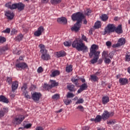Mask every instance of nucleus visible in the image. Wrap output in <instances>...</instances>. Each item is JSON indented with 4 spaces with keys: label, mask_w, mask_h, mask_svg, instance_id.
Segmentation results:
<instances>
[{
    "label": "nucleus",
    "mask_w": 130,
    "mask_h": 130,
    "mask_svg": "<svg viewBox=\"0 0 130 130\" xmlns=\"http://www.w3.org/2000/svg\"><path fill=\"white\" fill-rule=\"evenodd\" d=\"M73 48H76L78 51H83L85 52L88 51V47H87L85 43H83V41L79 39H76L74 40L72 44Z\"/></svg>",
    "instance_id": "f257e3e1"
},
{
    "label": "nucleus",
    "mask_w": 130,
    "mask_h": 130,
    "mask_svg": "<svg viewBox=\"0 0 130 130\" xmlns=\"http://www.w3.org/2000/svg\"><path fill=\"white\" fill-rule=\"evenodd\" d=\"M39 47L41 48L40 52L42 54L41 58L43 60H49L50 59V56L47 53V50L45 49V46L43 44L39 45Z\"/></svg>",
    "instance_id": "f03ea898"
},
{
    "label": "nucleus",
    "mask_w": 130,
    "mask_h": 130,
    "mask_svg": "<svg viewBox=\"0 0 130 130\" xmlns=\"http://www.w3.org/2000/svg\"><path fill=\"white\" fill-rule=\"evenodd\" d=\"M73 21H77L79 23H82V21L85 19V15L80 12L73 14L71 16Z\"/></svg>",
    "instance_id": "7ed1b4c3"
},
{
    "label": "nucleus",
    "mask_w": 130,
    "mask_h": 130,
    "mask_svg": "<svg viewBox=\"0 0 130 130\" xmlns=\"http://www.w3.org/2000/svg\"><path fill=\"white\" fill-rule=\"evenodd\" d=\"M98 48H99L98 46L95 44H93L91 46L89 54V56L90 58L93 57V55H99V54H100V51H97V50H98Z\"/></svg>",
    "instance_id": "20e7f679"
},
{
    "label": "nucleus",
    "mask_w": 130,
    "mask_h": 130,
    "mask_svg": "<svg viewBox=\"0 0 130 130\" xmlns=\"http://www.w3.org/2000/svg\"><path fill=\"white\" fill-rule=\"evenodd\" d=\"M57 86H58V82H56L55 80H50L48 84H44V88L47 89V90H50V89L54 87H57Z\"/></svg>",
    "instance_id": "39448f33"
},
{
    "label": "nucleus",
    "mask_w": 130,
    "mask_h": 130,
    "mask_svg": "<svg viewBox=\"0 0 130 130\" xmlns=\"http://www.w3.org/2000/svg\"><path fill=\"white\" fill-rule=\"evenodd\" d=\"M24 119H25V116L19 115L14 117V119L13 120V123H14V124H16V125L21 124Z\"/></svg>",
    "instance_id": "423d86ee"
},
{
    "label": "nucleus",
    "mask_w": 130,
    "mask_h": 130,
    "mask_svg": "<svg viewBox=\"0 0 130 130\" xmlns=\"http://www.w3.org/2000/svg\"><path fill=\"white\" fill-rule=\"evenodd\" d=\"M28 68V65L26 62H19L15 64V68L17 71H22V70H25Z\"/></svg>",
    "instance_id": "0eeeda50"
},
{
    "label": "nucleus",
    "mask_w": 130,
    "mask_h": 130,
    "mask_svg": "<svg viewBox=\"0 0 130 130\" xmlns=\"http://www.w3.org/2000/svg\"><path fill=\"white\" fill-rule=\"evenodd\" d=\"M115 29V25L114 24H108L105 28L104 34L107 33H113Z\"/></svg>",
    "instance_id": "6e6552de"
},
{
    "label": "nucleus",
    "mask_w": 130,
    "mask_h": 130,
    "mask_svg": "<svg viewBox=\"0 0 130 130\" xmlns=\"http://www.w3.org/2000/svg\"><path fill=\"white\" fill-rule=\"evenodd\" d=\"M41 97H42V94L40 92H35L32 93H31V99L36 103L39 102Z\"/></svg>",
    "instance_id": "1a4fd4ad"
},
{
    "label": "nucleus",
    "mask_w": 130,
    "mask_h": 130,
    "mask_svg": "<svg viewBox=\"0 0 130 130\" xmlns=\"http://www.w3.org/2000/svg\"><path fill=\"white\" fill-rule=\"evenodd\" d=\"M113 115H114V112H108V111L106 110L104 111L103 114L102 115V119L105 121V120H107V119H108V118H109L110 117H111V116H113Z\"/></svg>",
    "instance_id": "9d476101"
},
{
    "label": "nucleus",
    "mask_w": 130,
    "mask_h": 130,
    "mask_svg": "<svg viewBox=\"0 0 130 130\" xmlns=\"http://www.w3.org/2000/svg\"><path fill=\"white\" fill-rule=\"evenodd\" d=\"M81 27H82V22H76L74 26L71 27V30L75 31V32H79L80 29H81Z\"/></svg>",
    "instance_id": "9b49d317"
},
{
    "label": "nucleus",
    "mask_w": 130,
    "mask_h": 130,
    "mask_svg": "<svg viewBox=\"0 0 130 130\" xmlns=\"http://www.w3.org/2000/svg\"><path fill=\"white\" fill-rule=\"evenodd\" d=\"M44 27L41 26L34 32V35L36 37H39L41 35H42V33L44 32Z\"/></svg>",
    "instance_id": "f8f14e48"
},
{
    "label": "nucleus",
    "mask_w": 130,
    "mask_h": 130,
    "mask_svg": "<svg viewBox=\"0 0 130 130\" xmlns=\"http://www.w3.org/2000/svg\"><path fill=\"white\" fill-rule=\"evenodd\" d=\"M124 44H125V39L121 38L118 40L117 43L115 45V47H119Z\"/></svg>",
    "instance_id": "ddd939ff"
},
{
    "label": "nucleus",
    "mask_w": 130,
    "mask_h": 130,
    "mask_svg": "<svg viewBox=\"0 0 130 130\" xmlns=\"http://www.w3.org/2000/svg\"><path fill=\"white\" fill-rule=\"evenodd\" d=\"M5 16L7 17L8 20H13L14 17H15V14L11 11H7L5 12Z\"/></svg>",
    "instance_id": "4468645a"
},
{
    "label": "nucleus",
    "mask_w": 130,
    "mask_h": 130,
    "mask_svg": "<svg viewBox=\"0 0 130 130\" xmlns=\"http://www.w3.org/2000/svg\"><path fill=\"white\" fill-rule=\"evenodd\" d=\"M114 32L117 33V34H122L123 33V30H122V25L120 24L117 26V27L115 26Z\"/></svg>",
    "instance_id": "2eb2a0df"
},
{
    "label": "nucleus",
    "mask_w": 130,
    "mask_h": 130,
    "mask_svg": "<svg viewBox=\"0 0 130 130\" xmlns=\"http://www.w3.org/2000/svg\"><path fill=\"white\" fill-rule=\"evenodd\" d=\"M8 112L9 109L8 108H3L0 110V118L4 117L5 116V114H6V113H8Z\"/></svg>",
    "instance_id": "dca6fc26"
},
{
    "label": "nucleus",
    "mask_w": 130,
    "mask_h": 130,
    "mask_svg": "<svg viewBox=\"0 0 130 130\" xmlns=\"http://www.w3.org/2000/svg\"><path fill=\"white\" fill-rule=\"evenodd\" d=\"M119 83L122 86H124L128 83V80L126 78H120L119 80Z\"/></svg>",
    "instance_id": "f3484780"
},
{
    "label": "nucleus",
    "mask_w": 130,
    "mask_h": 130,
    "mask_svg": "<svg viewBox=\"0 0 130 130\" xmlns=\"http://www.w3.org/2000/svg\"><path fill=\"white\" fill-rule=\"evenodd\" d=\"M18 87H19V83L18 81L13 82L11 86L12 92H15V91L18 89Z\"/></svg>",
    "instance_id": "a211bd4d"
},
{
    "label": "nucleus",
    "mask_w": 130,
    "mask_h": 130,
    "mask_svg": "<svg viewBox=\"0 0 130 130\" xmlns=\"http://www.w3.org/2000/svg\"><path fill=\"white\" fill-rule=\"evenodd\" d=\"M57 21L58 23H59V24H63L64 25H66V24L68 23V20L66 17L59 18L57 19Z\"/></svg>",
    "instance_id": "6ab92c4d"
},
{
    "label": "nucleus",
    "mask_w": 130,
    "mask_h": 130,
    "mask_svg": "<svg viewBox=\"0 0 130 130\" xmlns=\"http://www.w3.org/2000/svg\"><path fill=\"white\" fill-rule=\"evenodd\" d=\"M66 55H67V53L64 51H60L56 53V56L58 58L63 57L64 56H66Z\"/></svg>",
    "instance_id": "aec40b11"
},
{
    "label": "nucleus",
    "mask_w": 130,
    "mask_h": 130,
    "mask_svg": "<svg viewBox=\"0 0 130 130\" xmlns=\"http://www.w3.org/2000/svg\"><path fill=\"white\" fill-rule=\"evenodd\" d=\"M67 89L70 92H76V88H75V85L74 84H69L67 85Z\"/></svg>",
    "instance_id": "412c9836"
},
{
    "label": "nucleus",
    "mask_w": 130,
    "mask_h": 130,
    "mask_svg": "<svg viewBox=\"0 0 130 130\" xmlns=\"http://www.w3.org/2000/svg\"><path fill=\"white\" fill-rule=\"evenodd\" d=\"M103 104H107L109 102V96L108 95H105L102 99Z\"/></svg>",
    "instance_id": "4be33fe9"
},
{
    "label": "nucleus",
    "mask_w": 130,
    "mask_h": 130,
    "mask_svg": "<svg viewBox=\"0 0 130 130\" xmlns=\"http://www.w3.org/2000/svg\"><path fill=\"white\" fill-rule=\"evenodd\" d=\"M94 56L93 58H92L90 60L91 63H92V64H94V63H96L97 61H98V59H99V55H93Z\"/></svg>",
    "instance_id": "5701e85b"
},
{
    "label": "nucleus",
    "mask_w": 130,
    "mask_h": 130,
    "mask_svg": "<svg viewBox=\"0 0 130 130\" xmlns=\"http://www.w3.org/2000/svg\"><path fill=\"white\" fill-rule=\"evenodd\" d=\"M25 8V5L22 3H19L17 4V9L18 11H23Z\"/></svg>",
    "instance_id": "b1692460"
},
{
    "label": "nucleus",
    "mask_w": 130,
    "mask_h": 130,
    "mask_svg": "<svg viewBox=\"0 0 130 130\" xmlns=\"http://www.w3.org/2000/svg\"><path fill=\"white\" fill-rule=\"evenodd\" d=\"M60 72L58 70H55L52 72V74L50 75V77L53 78L56 77L57 76H59Z\"/></svg>",
    "instance_id": "393cba45"
},
{
    "label": "nucleus",
    "mask_w": 130,
    "mask_h": 130,
    "mask_svg": "<svg viewBox=\"0 0 130 130\" xmlns=\"http://www.w3.org/2000/svg\"><path fill=\"white\" fill-rule=\"evenodd\" d=\"M0 102H4V103H8L9 100L4 95L0 96Z\"/></svg>",
    "instance_id": "a878e982"
},
{
    "label": "nucleus",
    "mask_w": 130,
    "mask_h": 130,
    "mask_svg": "<svg viewBox=\"0 0 130 130\" xmlns=\"http://www.w3.org/2000/svg\"><path fill=\"white\" fill-rule=\"evenodd\" d=\"M66 72L67 73H72L73 72V65H67L66 68Z\"/></svg>",
    "instance_id": "bb28decb"
},
{
    "label": "nucleus",
    "mask_w": 130,
    "mask_h": 130,
    "mask_svg": "<svg viewBox=\"0 0 130 130\" xmlns=\"http://www.w3.org/2000/svg\"><path fill=\"white\" fill-rule=\"evenodd\" d=\"M79 80H80V79L79 78V77H78L77 75L76 77H73L71 79L72 82L73 83H75V85H78V83H79Z\"/></svg>",
    "instance_id": "cd10ccee"
},
{
    "label": "nucleus",
    "mask_w": 130,
    "mask_h": 130,
    "mask_svg": "<svg viewBox=\"0 0 130 130\" xmlns=\"http://www.w3.org/2000/svg\"><path fill=\"white\" fill-rule=\"evenodd\" d=\"M102 58H104V59H105V58H107L109 57V55L108 54V51H104L102 53Z\"/></svg>",
    "instance_id": "c85d7f7f"
},
{
    "label": "nucleus",
    "mask_w": 130,
    "mask_h": 130,
    "mask_svg": "<svg viewBox=\"0 0 130 130\" xmlns=\"http://www.w3.org/2000/svg\"><path fill=\"white\" fill-rule=\"evenodd\" d=\"M101 21L98 20L94 24V27L95 29H99L101 28Z\"/></svg>",
    "instance_id": "c756f323"
},
{
    "label": "nucleus",
    "mask_w": 130,
    "mask_h": 130,
    "mask_svg": "<svg viewBox=\"0 0 130 130\" xmlns=\"http://www.w3.org/2000/svg\"><path fill=\"white\" fill-rule=\"evenodd\" d=\"M90 80L91 81L93 82H97V81H98L99 80V78L98 77H97V76L95 75H90Z\"/></svg>",
    "instance_id": "7c9ffc66"
},
{
    "label": "nucleus",
    "mask_w": 130,
    "mask_h": 130,
    "mask_svg": "<svg viewBox=\"0 0 130 130\" xmlns=\"http://www.w3.org/2000/svg\"><path fill=\"white\" fill-rule=\"evenodd\" d=\"M102 116L100 115H98L95 117V121L97 123L98 122H101V120H102Z\"/></svg>",
    "instance_id": "2f4dec72"
},
{
    "label": "nucleus",
    "mask_w": 130,
    "mask_h": 130,
    "mask_svg": "<svg viewBox=\"0 0 130 130\" xmlns=\"http://www.w3.org/2000/svg\"><path fill=\"white\" fill-rule=\"evenodd\" d=\"M23 36L22 34H20L19 35H18L16 38H15V40L16 41H21V40H22V39H23Z\"/></svg>",
    "instance_id": "473e14b6"
},
{
    "label": "nucleus",
    "mask_w": 130,
    "mask_h": 130,
    "mask_svg": "<svg viewBox=\"0 0 130 130\" xmlns=\"http://www.w3.org/2000/svg\"><path fill=\"white\" fill-rule=\"evenodd\" d=\"M101 19L103 21V22H105L108 20V16H107V15L106 14H103Z\"/></svg>",
    "instance_id": "72a5a7b5"
},
{
    "label": "nucleus",
    "mask_w": 130,
    "mask_h": 130,
    "mask_svg": "<svg viewBox=\"0 0 130 130\" xmlns=\"http://www.w3.org/2000/svg\"><path fill=\"white\" fill-rule=\"evenodd\" d=\"M62 0H51L50 3L52 5H57L58 4H60Z\"/></svg>",
    "instance_id": "f704fd0d"
},
{
    "label": "nucleus",
    "mask_w": 130,
    "mask_h": 130,
    "mask_svg": "<svg viewBox=\"0 0 130 130\" xmlns=\"http://www.w3.org/2000/svg\"><path fill=\"white\" fill-rule=\"evenodd\" d=\"M6 82L9 84V85H11V84L13 83V78L11 77H7Z\"/></svg>",
    "instance_id": "c9c22d12"
},
{
    "label": "nucleus",
    "mask_w": 130,
    "mask_h": 130,
    "mask_svg": "<svg viewBox=\"0 0 130 130\" xmlns=\"http://www.w3.org/2000/svg\"><path fill=\"white\" fill-rule=\"evenodd\" d=\"M23 94L24 97L27 99H31V98H32L30 95L28 94V92L27 91H24Z\"/></svg>",
    "instance_id": "e433bc0d"
},
{
    "label": "nucleus",
    "mask_w": 130,
    "mask_h": 130,
    "mask_svg": "<svg viewBox=\"0 0 130 130\" xmlns=\"http://www.w3.org/2000/svg\"><path fill=\"white\" fill-rule=\"evenodd\" d=\"M80 88L83 90L84 91V90H86V89H87V88H88V85H87V84L86 83H83L82 84Z\"/></svg>",
    "instance_id": "4c0bfd02"
},
{
    "label": "nucleus",
    "mask_w": 130,
    "mask_h": 130,
    "mask_svg": "<svg viewBox=\"0 0 130 130\" xmlns=\"http://www.w3.org/2000/svg\"><path fill=\"white\" fill-rule=\"evenodd\" d=\"M63 44L64 45V46H67V47H70V46H71L72 44V42H64L63 43Z\"/></svg>",
    "instance_id": "58836bf2"
},
{
    "label": "nucleus",
    "mask_w": 130,
    "mask_h": 130,
    "mask_svg": "<svg viewBox=\"0 0 130 130\" xmlns=\"http://www.w3.org/2000/svg\"><path fill=\"white\" fill-rule=\"evenodd\" d=\"M92 13V10L90 9H87L85 12V16H90Z\"/></svg>",
    "instance_id": "ea45409f"
},
{
    "label": "nucleus",
    "mask_w": 130,
    "mask_h": 130,
    "mask_svg": "<svg viewBox=\"0 0 130 130\" xmlns=\"http://www.w3.org/2000/svg\"><path fill=\"white\" fill-rule=\"evenodd\" d=\"M77 109H78V110H79V111H81V112H83L85 108H84V107H83V106L80 105L77 107Z\"/></svg>",
    "instance_id": "a19ab883"
},
{
    "label": "nucleus",
    "mask_w": 130,
    "mask_h": 130,
    "mask_svg": "<svg viewBox=\"0 0 130 130\" xmlns=\"http://www.w3.org/2000/svg\"><path fill=\"white\" fill-rule=\"evenodd\" d=\"M6 41H7V39H6V38L0 36V43H4Z\"/></svg>",
    "instance_id": "79ce46f5"
},
{
    "label": "nucleus",
    "mask_w": 130,
    "mask_h": 130,
    "mask_svg": "<svg viewBox=\"0 0 130 130\" xmlns=\"http://www.w3.org/2000/svg\"><path fill=\"white\" fill-rule=\"evenodd\" d=\"M75 96V94L71 92H68L67 95V98H73Z\"/></svg>",
    "instance_id": "37998d69"
},
{
    "label": "nucleus",
    "mask_w": 130,
    "mask_h": 130,
    "mask_svg": "<svg viewBox=\"0 0 130 130\" xmlns=\"http://www.w3.org/2000/svg\"><path fill=\"white\" fill-rule=\"evenodd\" d=\"M52 98L55 100H57V99H59V95L56 93L52 96Z\"/></svg>",
    "instance_id": "c03bdc74"
},
{
    "label": "nucleus",
    "mask_w": 130,
    "mask_h": 130,
    "mask_svg": "<svg viewBox=\"0 0 130 130\" xmlns=\"http://www.w3.org/2000/svg\"><path fill=\"white\" fill-rule=\"evenodd\" d=\"M71 102L72 100L68 99L66 100H64V103H65L66 105H70Z\"/></svg>",
    "instance_id": "a18cd8bd"
},
{
    "label": "nucleus",
    "mask_w": 130,
    "mask_h": 130,
    "mask_svg": "<svg viewBox=\"0 0 130 130\" xmlns=\"http://www.w3.org/2000/svg\"><path fill=\"white\" fill-rule=\"evenodd\" d=\"M82 103H84V100L83 99H79L76 102V104H81Z\"/></svg>",
    "instance_id": "49530a36"
},
{
    "label": "nucleus",
    "mask_w": 130,
    "mask_h": 130,
    "mask_svg": "<svg viewBox=\"0 0 130 130\" xmlns=\"http://www.w3.org/2000/svg\"><path fill=\"white\" fill-rule=\"evenodd\" d=\"M6 8H8V9H11L12 7V3L8 2L5 4Z\"/></svg>",
    "instance_id": "de8ad7c7"
},
{
    "label": "nucleus",
    "mask_w": 130,
    "mask_h": 130,
    "mask_svg": "<svg viewBox=\"0 0 130 130\" xmlns=\"http://www.w3.org/2000/svg\"><path fill=\"white\" fill-rule=\"evenodd\" d=\"M3 33H7L8 34H10L11 32V28H7L6 29L3 30L2 31Z\"/></svg>",
    "instance_id": "09e8293b"
},
{
    "label": "nucleus",
    "mask_w": 130,
    "mask_h": 130,
    "mask_svg": "<svg viewBox=\"0 0 130 130\" xmlns=\"http://www.w3.org/2000/svg\"><path fill=\"white\" fill-rule=\"evenodd\" d=\"M15 9H17V4H14L11 5V10H15Z\"/></svg>",
    "instance_id": "8fccbe9b"
},
{
    "label": "nucleus",
    "mask_w": 130,
    "mask_h": 130,
    "mask_svg": "<svg viewBox=\"0 0 130 130\" xmlns=\"http://www.w3.org/2000/svg\"><path fill=\"white\" fill-rule=\"evenodd\" d=\"M105 63H107L108 64H109L111 62V60L109 59L108 57L105 58Z\"/></svg>",
    "instance_id": "3c124183"
},
{
    "label": "nucleus",
    "mask_w": 130,
    "mask_h": 130,
    "mask_svg": "<svg viewBox=\"0 0 130 130\" xmlns=\"http://www.w3.org/2000/svg\"><path fill=\"white\" fill-rule=\"evenodd\" d=\"M1 48L3 52L9 49V48H8V46H5L4 47H1Z\"/></svg>",
    "instance_id": "603ef678"
},
{
    "label": "nucleus",
    "mask_w": 130,
    "mask_h": 130,
    "mask_svg": "<svg viewBox=\"0 0 130 130\" xmlns=\"http://www.w3.org/2000/svg\"><path fill=\"white\" fill-rule=\"evenodd\" d=\"M27 84L24 83L23 86L21 88L22 90H24V91H26V90H27Z\"/></svg>",
    "instance_id": "864d4df0"
},
{
    "label": "nucleus",
    "mask_w": 130,
    "mask_h": 130,
    "mask_svg": "<svg viewBox=\"0 0 130 130\" xmlns=\"http://www.w3.org/2000/svg\"><path fill=\"white\" fill-rule=\"evenodd\" d=\"M31 126H32V124L28 123L26 124L25 125H24V128H30Z\"/></svg>",
    "instance_id": "5fc2aeb1"
},
{
    "label": "nucleus",
    "mask_w": 130,
    "mask_h": 130,
    "mask_svg": "<svg viewBox=\"0 0 130 130\" xmlns=\"http://www.w3.org/2000/svg\"><path fill=\"white\" fill-rule=\"evenodd\" d=\"M82 38L84 41H85V42H88V39H87V37L85 35H82Z\"/></svg>",
    "instance_id": "6e6d98bb"
},
{
    "label": "nucleus",
    "mask_w": 130,
    "mask_h": 130,
    "mask_svg": "<svg viewBox=\"0 0 130 130\" xmlns=\"http://www.w3.org/2000/svg\"><path fill=\"white\" fill-rule=\"evenodd\" d=\"M37 72L39 74L42 73V72H43V68H42V67H39L37 70Z\"/></svg>",
    "instance_id": "4d7b16f0"
},
{
    "label": "nucleus",
    "mask_w": 130,
    "mask_h": 130,
    "mask_svg": "<svg viewBox=\"0 0 130 130\" xmlns=\"http://www.w3.org/2000/svg\"><path fill=\"white\" fill-rule=\"evenodd\" d=\"M17 33H18V30H17L16 29H13L11 31V34L14 35L15 34H17Z\"/></svg>",
    "instance_id": "13d9d810"
},
{
    "label": "nucleus",
    "mask_w": 130,
    "mask_h": 130,
    "mask_svg": "<svg viewBox=\"0 0 130 130\" xmlns=\"http://www.w3.org/2000/svg\"><path fill=\"white\" fill-rule=\"evenodd\" d=\"M36 89V86L34 85H31V87H30V91H33V90H35Z\"/></svg>",
    "instance_id": "bf43d9fd"
},
{
    "label": "nucleus",
    "mask_w": 130,
    "mask_h": 130,
    "mask_svg": "<svg viewBox=\"0 0 130 130\" xmlns=\"http://www.w3.org/2000/svg\"><path fill=\"white\" fill-rule=\"evenodd\" d=\"M114 55V54L113 53V52H111L109 54V57H110V58L112 59V58L113 57V56Z\"/></svg>",
    "instance_id": "052dcab7"
},
{
    "label": "nucleus",
    "mask_w": 130,
    "mask_h": 130,
    "mask_svg": "<svg viewBox=\"0 0 130 130\" xmlns=\"http://www.w3.org/2000/svg\"><path fill=\"white\" fill-rule=\"evenodd\" d=\"M107 123L108 124H114L115 122H114V121L110 120V121H107Z\"/></svg>",
    "instance_id": "680f3d73"
},
{
    "label": "nucleus",
    "mask_w": 130,
    "mask_h": 130,
    "mask_svg": "<svg viewBox=\"0 0 130 130\" xmlns=\"http://www.w3.org/2000/svg\"><path fill=\"white\" fill-rule=\"evenodd\" d=\"M95 76H98L99 77L101 75H102V73H101V71H98L95 73L94 74Z\"/></svg>",
    "instance_id": "e2e57ef3"
},
{
    "label": "nucleus",
    "mask_w": 130,
    "mask_h": 130,
    "mask_svg": "<svg viewBox=\"0 0 130 130\" xmlns=\"http://www.w3.org/2000/svg\"><path fill=\"white\" fill-rule=\"evenodd\" d=\"M106 44L107 46H108L109 47H110V46H111V45H112L111 42H110V41L107 42L106 43Z\"/></svg>",
    "instance_id": "0e129e2a"
},
{
    "label": "nucleus",
    "mask_w": 130,
    "mask_h": 130,
    "mask_svg": "<svg viewBox=\"0 0 130 130\" xmlns=\"http://www.w3.org/2000/svg\"><path fill=\"white\" fill-rule=\"evenodd\" d=\"M44 128L42 126H38L36 127V130H44Z\"/></svg>",
    "instance_id": "69168bd1"
},
{
    "label": "nucleus",
    "mask_w": 130,
    "mask_h": 130,
    "mask_svg": "<svg viewBox=\"0 0 130 130\" xmlns=\"http://www.w3.org/2000/svg\"><path fill=\"white\" fill-rule=\"evenodd\" d=\"M90 128V127L89 126H85L84 127H83V130H89Z\"/></svg>",
    "instance_id": "338daca9"
},
{
    "label": "nucleus",
    "mask_w": 130,
    "mask_h": 130,
    "mask_svg": "<svg viewBox=\"0 0 130 130\" xmlns=\"http://www.w3.org/2000/svg\"><path fill=\"white\" fill-rule=\"evenodd\" d=\"M42 4H47L48 3L49 1L48 0H41Z\"/></svg>",
    "instance_id": "774afa93"
}]
</instances>
